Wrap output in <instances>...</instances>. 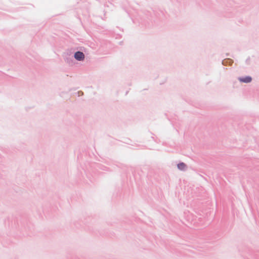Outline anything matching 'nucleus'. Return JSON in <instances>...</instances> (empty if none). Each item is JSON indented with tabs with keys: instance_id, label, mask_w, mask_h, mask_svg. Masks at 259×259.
Returning <instances> with one entry per match:
<instances>
[{
	"instance_id": "nucleus-1",
	"label": "nucleus",
	"mask_w": 259,
	"mask_h": 259,
	"mask_svg": "<svg viewBox=\"0 0 259 259\" xmlns=\"http://www.w3.org/2000/svg\"><path fill=\"white\" fill-rule=\"evenodd\" d=\"M74 58L78 61L83 60L84 58V55L82 52H77L74 54Z\"/></svg>"
},
{
	"instance_id": "nucleus-2",
	"label": "nucleus",
	"mask_w": 259,
	"mask_h": 259,
	"mask_svg": "<svg viewBox=\"0 0 259 259\" xmlns=\"http://www.w3.org/2000/svg\"><path fill=\"white\" fill-rule=\"evenodd\" d=\"M239 80L241 82H245V83H248V82H250L251 81L252 78L250 76H246L245 77L239 78Z\"/></svg>"
},
{
	"instance_id": "nucleus-3",
	"label": "nucleus",
	"mask_w": 259,
	"mask_h": 259,
	"mask_svg": "<svg viewBox=\"0 0 259 259\" xmlns=\"http://www.w3.org/2000/svg\"><path fill=\"white\" fill-rule=\"evenodd\" d=\"M186 164L184 163H181L178 165V167L181 170H183L186 168Z\"/></svg>"
}]
</instances>
